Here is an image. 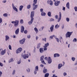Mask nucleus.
I'll use <instances>...</instances> for the list:
<instances>
[{"instance_id":"f257e3e1","label":"nucleus","mask_w":77,"mask_h":77,"mask_svg":"<svg viewBox=\"0 0 77 77\" xmlns=\"http://www.w3.org/2000/svg\"><path fill=\"white\" fill-rule=\"evenodd\" d=\"M11 23L14 24V26L15 27H17L18 26L19 24V20H16L15 21H12Z\"/></svg>"},{"instance_id":"f03ea898","label":"nucleus","mask_w":77,"mask_h":77,"mask_svg":"<svg viewBox=\"0 0 77 77\" xmlns=\"http://www.w3.org/2000/svg\"><path fill=\"white\" fill-rule=\"evenodd\" d=\"M73 33V32H68L66 33V38H69L70 37H71V35H72V33Z\"/></svg>"},{"instance_id":"7ed1b4c3","label":"nucleus","mask_w":77,"mask_h":77,"mask_svg":"<svg viewBox=\"0 0 77 77\" xmlns=\"http://www.w3.org/2000/svg\"><path fill=\"white\" fill-rule=\"evenodd\" d=\"M44 56H42L40 58V60L43 64L46 65V63L44 62Z\"/></svg>"},{"instance_id":"20e7f679","label":"nucleus","mask_w":77,"mask_h":77,"mask_svg":"<svg viewBox=\"0 0 77 77\" xmlns=\"http://www.w3.org/2000/svg\"><path fill=\"white\" fill-rule=\"evenodd\" d=\"M35 14V12L34 11H32L30 14V17L31 19L34 20L33 17H34V14Z\"/></svg>"},{"instance_id":"39448f33","label":"nucleus","mask_w":77,"mask_h":77,"mask_svg":"<svg viewBox=\"0 0 77 77\" xmlns=\"http://www.w3.org/2000/svg\"><path fill=\"white\" fill-rule=\"evenodd\" d=\"M25 41H26V39L23 38V39L20 40L19 42L20 44H23L25 42Z\"/></svg>"},{"instance_id":"423d86ee","label":"nucleus","mask_w":77,"mask_h":77,"mask_svg":"<svg viewBox=\"0 0 77 77\" xmlns=\"http://www.w3.org/2000/svg\"><path fill=\"white\" fill-rule=\"evenodd\" d=\"M22 51V48H20L18 49L16 51V53L17 54L18 53H20V52H21Z\"/></svg>"},{"instance_id":"0eeeda50","label":"nucleus","mask_w":77,"mask_h":77,"mask_svg":"<svg viewBox=\"0 0 77 77\" xmlns=\"http://www.w3.org/2000/svg\"><path fill=\"white\" fill-rule=\"evenodd\" d=\"M22 57H23L24 59H26V58L29 57V55L24 54L23 56V55H22Z\"/></svg>"},{"instance_id":"6e6552de","label":"nucleus","mask_w":77,"mask_h":77,"mask_svg":"<svg viewBox=\"0 0 77 77\" xmlns=\"http://www.w3.org/2000/svg\"><path fill=\"white\" fill-rule=\"evenodd\" d=\"M61 17H62V14H61V12H60L59 13V18L57 20V22H59L61 20Z\"/></svg>"},{"instance_id":"1a4fd4ad","label":"nucleus","mask_w":77,"mask_h":77,"mask_svg":"<svg viewBox=\"0 0 77 77\" xmlns=\"http://www.w3.org/2000/svg\"><path fill=\"white\" fill-rule=\"evenodd\" d=\"M36 4H32L33 6V10L34 11L35 10L38 8V5H35Z\"/></svg>"},{"instance_id":"9d476101","label":"nucleus","mask_w":77,"mask_h":77,"mask_svg":"<svg viewBox=\"0 0 77 77\" xmlns=\"http://www.w3.org/2000/svg\"><path fill=\"white\" fill-rule=\"evenodd\" d=\"M12 8L14 11H16L17 12H18V9H17V8L15 7V6H14V5L13 4H12Z\"/></svg>"},{"instance_id":"9b49d317","label":"nucleus","mask_w":77,"mask_h":77,"mask_svg":"<svg viewBox=\"0 0 77 77\" xmlns=\"http://www.w3.org/2000/svg\"><path fill=\"white\" fill-rule=\"evenodd\" d=\"M47 3L48 4H49V5H50L51 6H52L53 4V1H51V0H48L47 1Z\"/></svg>"},{"instance_id":"f8f14e48","label":"nucleus","mask_w":77,"mask_h":77,"mask_svg":"<svg viewBox=\"0 0 77 77\" xmlns=\"http://www.w3.org/2000/svg\"><path fill=\"white\" fill-rule=\"evenodd\" d=\"M48 63L49 64L51 63L52 62V60L51 59V57H48Z\"/></svg>"},{"instance_id":"ddd939ff","label":"nucleus","mask_w":77,"mask_h":77,"mask_svg":"<svg viewBox=\"0 0 77 77\" xmlns=\"http://www.w3.org/2000/svg\"><path fill=\"white\" fill-rule=\"evenodd\" d=\"M1 55H4V54H5L6 53V51H5V50H2V49H1Z\"/></svg>"},{"instance_id":"4468645a","label":"nucleus","mask_w":77,"mask_h":77,"mask_svg":"<svg viewBox=\"0 0 77 77\" xmlns=\"http://www.w3.org/2000/svg\"><path fill=\"white\" fill-rule=\"evenodd\" d=\"M24 31V27L23 26H21L20 30L21 32V33H23Z\"/></svg>"},{"instance_id":"2eb2a0df","label":"nucleus","mask_w":77,"mask_h":77,"mask_svg":"<svg viewBox=\"0 0 77 77\" xmlns=\"http://www.w3.org/2000/svg\"><path fill=\"white\" fill-rule=\"evenodd\" d=\"M54 29V25H53L50 28V30L51 32H53V29Z\"/></svg>"},{"instance_id":"dca6fc26","label":"nucleus","mask_w":77,"mask_h":77,"mask_svg":"<svg viewBox=\"0 0 77 77\" xmlns=\"http://www.w3.org/2000/svg\"><path fill=\"white\" fill-rule=\"evenodd\" d=\"M32 19H31V20L30 21L28 22V24L29 25H31L32 23H33V20Z\"/></svg>"},{"instance_id":"f3484780","label":"nucleus","mask_w":77,"mask_h":77,"mask_svg":"<svg viewBox=\"0 0 77 77\" xmlns=\"http://www.w3.org/2000/svg\"><path fill=\"white\" fill-rule=\"evenodd\" d=\"M59 56H60V55L59 54H54V57H57Z\"/></svg>"},{"instance_id":"a211bd4d","label":"nucleus","mask_w":77,"mask_h":77,"mask_svg":"<svg viewBox=\"0 0 77 77\" xmlns=\"http://www.w3.org/2000/svg\"><path fill=\"white\" fill-rule=\"evenodd\" d=\"M39 51L40 53H42L44 52V49L43 48H41L39 49Z\"/></svg>"},{"instance_id":"6ab92c4d","label":"nucleus","mask_w":77,"mask_h":77,"mask_svg":"<svg viewBox=\"0 0 77 77\" xmlns=\"http://www.w3.org/2000/svg\"><path fill=\"white\" fill-rule=\"evenodd\" d=\"M20 31V29L18 28L15 31V33L16 35H18L19 33V31Z\"/></svg>"},{"instance_id":"aec40b11","label":"nucleus","mask_w":77,"mask_h":77,"mask_svg":"<svg viewBox=\"0 0 77 77\" xmlns=\"http://www.w3.org/2000/svg\"><path fill=\"white\" fill-rule=\"evenodd\" d=\"M60 1H57V2H56L55 3V6H58L60 4Z\"/></svg>"},{"instance_id":"412c9836","label":"nucleus","mask_w":77,"mask_h":77,"mask_svg":"<svg viewBox=\"0 0 77 77\" xmlns=\"http://www.w3.org/2000/svg\"><path fill=\"white\" fill-rule=\"evenodd\" d=\"M24 7L23 5H21L20 6L19 8V10L20 11H21L22 10H23V7Z\"/></svg>"},{"instance_id":"4be33fe9","label":"nucleus","mask_w":77,"mask_h":77,"mask_svg":"<svg viewBox=\"0 0 77 77\" xmlns=\"http://www.w3.org/2000/svg\"><path fill=\"white\" fill-rule=\"evenodd\" d=\"M41 15L42 16H45L46 15V13L45 12H44V11L43 12H42L41 13Z\"/></svg>"},{"instance_id":"5701e85b","label":"nucleus","mask_w":77,"mask_h":77,"mask_svg":"<svg viewBox=\"0 0 77 77\" xmlns=\"http://www.w3.org/2000/svg\"><path fill=\"white\" fill-rule=\"evenodd\" d=\"M62 66H63V65H62V64H58V69H60V68L62 67Z\"/></svg>"},{"instance_id":"b1692460","label":"nucleus","mask_w":77,"mask_h":77,"mask_svg":"<svg viewBox=\"0 0 77 77\" xmlns=\"http://www.w3.org/2000/svg\"><path fill=\"white\" fill-rule=\"evenodd\" d=\"M66 7L68 9H69V3L68 2L66 4Z\"/></svg>"},{"instance_id":"393cba45","label":"nucleus","mask_w":77,"mask_h":77,"mask_svg":"<svg viewBox=\"0 0 77 77\" xmlns=\"http://www.w3.org/2000/svg\"><path fill=\"white\" fill-rule=\"evenodd\" d=\"M5 41H7L9 39V37L8 35H5Z\"/></svg>"},{"instance_id":"a878e982","label":"nucleus","mask_w":77,"mask_h":77,"mask_svg":"<svg viewBox=\"0 0 77 77\" xmlns=\"http://www.w3.org/2000/svg\"><path fill=\"white\" fill-rule=\"evenodd\" d=\"M34 30L35 31L36 33H37L38 32V29L36 27H35L34 29Z\"/></svg>"},{"instance_id":"bb28decb","label":"nucleus","mask_w":77,"mask_h":77,"mask_svg":"<svg viewBox=\"0 0 77 77\" xmlns=\"http://www.w3.org/2000/svg\"><path fill=\"white\" fill-rule=\"evenodd\" d=\"M51 12L49 11L48 13V17H51Z\"/></svg>"},{"instance_id":"cd10ccee","label":"nucleus","mask_w":77,"mask_h":77,"mask_svg":"<svg viewBox=\"0 0 77 77\" xmlns=\"http://www.w3.org/2000/svg\"><path fill=\"white\" fill-rule=\"evenodd\" d=\"M59 27L60 26L59 25H58V24H57L55 26V28L56 29H58V28H59Z\"/></svg>"},{"instance_id":"c85d7f7f","label":"nucleus","mask_w":77,"mask_h":77,"mask_svg":"<svg viewBox=\"0 0 77 77\" xmlns=\"http://www.w3.org/2000/svg\"><path fill=\"white\" fill-rule=\"evenodd\" d=\"M47 72V69H44L43 70V72L44 73H46Z\"/></svg>"},{"instance_id":"c756f323","label":"nucleus","mask_w":77,"mask_h":77,"mask_svg":"<svg viewBox=\"0 0 77 77\" xmlns=\"http://www.w3.org/2000/svg\"><path fill=\"white\" fill-rule=\"evenodd\" d=\"M41 44L40 43H38L37 45V48H40V46H41Z\"/></svg>"},{"instance_id":"7c9ffc66","label":"nucleus","mask_w":77,"mask_h":77,"mask_svg":"<svg viewBox=\"0 0 77 77\" xmlns=\"http://www.w3.org/2000/svg\"><path fill=\"white\" fill-rule=\"evenodd\" d=\"M49 76V73H46L45 74V77H48Z\"/></svg>"},{"instance_id":"2f4dec72","label":"nucleus","mask_w":77,"mask_h":77,"mask_svg":"<svg viewBox=\"0 0 77 77\" xmlns=\"http://www.w3.org/2000/svg\"><path fill=\"white\" fill-rule=\"evenodd\" d=\"M35 70L38 71L39 69L38 68V66H37L35 67Z\"/></svg>"},{"instance_id":"473e14b6","label":"nucleus","mask_w":77,"mask_h":77,"mask_svg":"<svg viewBox=\"0 0 77 77\" xmlns=\"http://www.w3.org/2000/svg\"><path fill=\"white\" fill-rule=\"evenodd\" d=\"M37 0H34L33 1V4L36 5L37 3Z\"/></svg>"},{"instance_id":"72a5a7b5","label":"nucleus","mask_w":77,"mask_h":77,"mask_svg":"<svg viewBox=\"0 0 77 77\" xmlns=\"http://www.w3.org/2000/svg\"><path fill=\"white\" fill-rule=\"evenodd\" d=\"M26 72L28 73H29V72H30V68H28V69H26Z\"/></svg>"},{"instance_id":"f704fd0d","label":"nucleus","mask_w":77,"mask_h":77,"mask_svg":"<svg viewBox=\"0 0 77 77\" xmlns=\"http://www.w3.org/2000/svg\"><path fill=\"white\" fill-rule=\"evenodd\" d=\"M14 61V60H13V58H11L8 61L9 63H10L11 62H12Z\"/></svg>"},{"instance_id":"c9c22d12","label":"nucleus","mask_w":77,"mask_h":77,"mask_svg":"<svg viewBox=\"0 0 77 77\" xmlns=\"http://www.w3.org/2000/svg\"><path fill=\"white\" fill-rule=\"evenodd\" d=\"M45 47H48V46L49 45V43H47L46 44H45Z\"/></svg>"},{"instance_id":"e433bc0d","label":"nucleus","mask_w":77,"mask_h":77,"mask_svg":"<svg viewBox=\"0 0 77 77\" xmlns=\"http://www.w3.org/2000/svg\"><path fill=\"white\" fill-rule=\"evenodd\" d=\"M31 8V5H28L27 6V8L29 9Z\"/></svg>"},{"instance_id":"4c0bfd02","label":"nucleus","mask_w":77,"mask_h":77,"mask_svg":"<svg viewBox=\"0 0 77 77\" xmlns=\"http://www.w3.org/2000/svg\"><path fill=\"white\" fill-rule=\"evenodd\" d=\"M59 40L60 42H61L63 40V38L61 37H60L59 38Z\"/></svg>"},{"instance_id":"58836bf2","label":"nucleus","mask_w":77,"mask_h":77,"mask_svg":"<svg viewBox=\"0 0 77 77\" xmlns=\"http://www.w3.org/2000/svg\"><path fill=\"white\" fill-rule=\"evenodd\" d=\"M3 16L5 17H8V14L7 13H5L3 14Z\"/></svg>"},{"instance_id":"ea45409f","label":"nucleus","mask_w":77,"mask_h":77,"mask_svg":"<svg viewBox=\"0 0 77 77\" xmlns=\"http://www.w3.org/2000/svg\"><path fill=\"white\" fill-rule=\"evenodd\" d=\"M55 39H56L57 42H59V39L58 38H55Z\"/></svg>"},{"instance_id":"a19ab883","label":"nucleus","mask_w":77,"mask_h":77,"mask_svg":"<svg viewBox=\"0 0 77 77\" xmlns=\"http://www.w3.org/2000/svg\"><path fill=\"white\" fill-rule=\"evenodd\" d=\"M44 51H46V50H47V47H46L44 46Z\"/></svg>"},{"instance_id":"79ce46f5","label":"nucleus","mask_w":77,"mask_h":77,"mask_svg":"<svg viewBox=\"0 0 77 77\" xmlns=\"http://www.w3.org/2000/svg\"><path fill=\"white\" fill-rule=\"evenodd\" d=\"M71 59H72V60L74 62L75 61V58L74 57H72L71 58Z\"/></svg>"},{"instance_id":"37998d69","label":"nucleus","mask_w":77,"mask_h":77,"mask_svg":"<svg viewBox=\"0 0 77 77\" xmlns=\"http://www.w3.org/2000/svg\"><path fill=\"white\" fill-rule=\"evenodd\" d=\"M8 48L9 50H12V47H11V45H9Z\"/></svg>"},{"instance_id":"c03bdc74","label":"nucleus","mask_w":77,"mask_h":77,"mask_svg":"<svg viewBox=\"0 0 77 77\" xmlns=\"http://www.w3.org/2000/svg\"><path fill=\"white\" fill-rule=\"evenodd\" d=\"M20 21L21 24H23V23H24V22H23V19L21 20Z\"/></svg>"},{"instance_id":"a18cd8bd","label":"nucleus","mask_w":77,"mask_h":77,"mask_svg":"<svg viewBox=\"0 0 77 77\" xmlns=\"http://www.w3.org/2000/svg\"><path fill=\"white\" fill-rule=\"evenodd\" d=\"M15 73V70H14L12 73V75H14Z\"/></svg>"},{"instance_id":"49530a36","label":"nucleus","mask_w":77,"mask_h":77,"mask_svg":"<svg viewBox=\"0 0 77 77\" xmlns=\"http://www.w3.org/2000/svg\"><path fill=\"white\" fill-rule=\"evenodd\" d=\"M66 21L67 22H69V18L68 17H67L66 18Z\"/></svg>"},{"instance_id":"de8ad7c7","label":"nucleus","mask_w":77,"mask_h":77,"mask_svg":"<svg viewBox=\"0 0 77 77\" xmlns=\"http://www.w3.org/2000/svg\"><path fill=\"white\" fill-rule=\"evenodd\" d=\"M21 62V60H19L18 62H17V63L18 64H20Z\"/></svg>"},{"instance_id":"09e8293b","label":"nucleus","mask_w":77,"mask_h":77,"mask_svg":"<svg viewBox=\"0 0 77 77\" xmlns=\"http://www.w3.org/2000/svg\"><path fill=\"white\" fill-rule=\"evenodd\" d=\"M40 11L41 12H43L44 11V9L43 8H41L40 10Z\"/></svg>"},{"instance_id":"8fccbe9b","label":"nucleus","mask_w":77,"mask_h":77,"mask_svg":"<svg viewBox=\"0 0 77 77\" xmlns=\"http://www.w3.org/2000/svg\"><path fill=\"white\" fill-rule=\"evenodd\" d=\"M38 71L35 70L34 72V74H36Z\"/></svg>"},{"instance_id":"3c124183","label":"nucleus","mask_w":77,"mask_h":77,"mask_svg":"<svg viewBox=\"0 0 77 77\" xmlns=\"http://www.w3.org/2000/svg\"><path fill=\"white\" fill-rule=\"evenodd\" d=\"M73 42H77V39L76 38H74L73 41Z\"/></svg>"},{"instance_id":"603ef678","label":"nucleus","mask_w":77,"mask_h":77,"mask_svg":"<svg viewBox=\"0 0 77 77\" xmlns=\"http://www.w3.org/2000/svg\"><path fill=\"white\" fill-rule=\"evenodd\" d=\"M74 8L75 11L76 12H77V7H75Z\"/></svg>"},{"instance_id":"864d4df0","label":"nucleus","mask_w":77,"mask_h":77,"mask_svg":"<svg viewBox=\"0 0 77 77\" xmlns=\"http://www.w3.org/2000/svg\"><path fill=\"white\" fill-rule=\"evenodd\" d=\"M0 66H3V64L1 62H0Z\"/></svg>"},{"instance_id":"5fc2aeb1","label":"nucleus","mask_w":77,"mask_h":77,"mask_svg":"<svg viewBox=\"0 0 77 77\" xmlns=\"http://www.w3.org/2000/svg\"><path fill=\"white\" fill-rule=\"evenodd\" d=\"M63 75L64 76H65L66 75H67V73H66V72H64L63 73Z\"/></svg>"},{"instance_id":"6e6d98bb","label":"nucleus","mask_w":77,"mask_h":77,"mask_svg":"<svg viewBox=\"0 0 77 77\" xmlns=\"http://www.w3.org/2000/svg\"><path fill=\"white\" fill-rule=\"evenodd\" d=\"M42 41H45V42H46V41H47V39L46 38H45V39L44 38H42Z\"/></svg>"},{"instance_id":"4d7b16f0","label":"nucleus","mask_w":77,"mask_h":77,"mask_svg":"<svg viewBox=\"0 0 77 77\" xmlns=\"http://www.w3.org/2000/svg\"><path fill=\"white\" fill-rule=\"evenodd\" d=\"M50 21H54V19L52 18L50 19Z\"/></svg>"},{"instance_id":"13d9d810","label":"nucleus","mask_w":77,"mask_h":77,"mask_svg":"<svg viewBox=\"0 0 77 77\" xmlns=\"http://www.w3.org/2000/svg\"><path fill=\"white\" fill-rule=\"evenodd\" d=\"M54 36V35H51L50 36V38H51V39H53V38Z\"/></svg>"},{"instance_id":"bf43d9fd","label":"nucleus","mask_w":77,"mask_h":77,"mask_svg":"<svg viewBox=\"0 0 77 77\" xmlns=\"http://www.w3.org/2000/svg\"><path fill=\"white\" fill-rule=\"evenodd\" d=\"M55 18L56 19H58V15H56L55 16Z\"/></svg>"},{"instance_id":"052dcab7","label":"nucleus","mask_w":77,"mask_h":77,"mask_svg":"<svg viewBox=\"0 0 77 77\" xmlns=\"http://www.w3.org/2000/svg\"><path fill=\"white\" fill-rule=\"evenodd\" d=\"M2 19L0 17V23H2Z\"/></svg>"},{"instance_id":"680f3d73","label":"nucleus","mask_w":77,"mask_h":77,"mask_svg":"<svg viewBox=\"0 0 77 77\" xmlns=\"http://www.w3.org/2000/svg\"><path fill=\"white\" fill-rule=\"evenodd\" d=\"M27 38H28V39H30V35H27Z\"/></svg>"},{"instance_id":"e2e57ef3","label":"nucleus","mask_w":77,"mask_h":77,"mask_svg":"<svg viewBox=\"0 0 77 77\" xmlns=\"http://www.w3.org/2000/svg\"><path fill=\"white\" fill-rule=\"evenodd\" d=\"M2 72L0 71V77H2Z\"/></svg>"},{"instance_id":"0e129e2a","label":"nucleus","mask_w":77,"mask_h":77,"mask_svg":"<svg viewBox=\"0 0 77 77\" xmlns=\"http://www.w3.org/2000/svg\"><path fill=\"white\" fill-rule=\"evenodd\" d=\"M45 60H47V61L48 60V58H47V57H46L45 58Z\"/></svg>"},{"instance_id":"69168bd1","label":"nucleus","mask_w":77,"mask_h":77,"mask_svg":"<svg viewBox=\"0 0 77 77\" xmlns=\"http://www.w3.org/2000/svg\"><path fill=\"white\" fill-rule=\"evenodd\" d=\"M24 33L25 34H26V33H27V30H25L24 31Z\"/></svg>"},{"instance_id":"338daca9","label":"nucleus","mask_w":77,"mask_h":77,"mask_svg":"<svg viewBox=\"0 0 77 77\" xmlns=\"http://www.w3.org/2000/svg\"><path fill=\"white\" fill-rule=\"evenodd\" d=\"M63 8L62 9V10L63 11H65V7H63Z\"/></svg>"},{"instance_id":"774afa93","label":"nucleus","mask_w":77,"mask_h":77,"mask_svg":"<svg viewBox=\"0 0 77 77\" xmlns=\"http://www.w3.org/2000/svg\"><path fill=\"white\" fill-rule=\"evenodd\" d=\"M52 77H57V76H56V75L54 74L53 75V76Z\"/></svg>"}]
</instances>
